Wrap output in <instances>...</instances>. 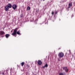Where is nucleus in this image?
Wrapping results in <instances>:
<instances>
[{"label":"nucleus","instance_id":"2eb2a0df","mask_svg":"<svg viewBox=\"0 0 75 75\" xmlns=\"http://www.w3.org/2000/svg\"><path fill=\"white\" fill-rule=\"evenodd\" d=\"M37 21H38L37 20H35V23H36V24H37V23H37Z\"/></svg>","mask_w":75,"mask_h":75},{"label":"nucleus","instance_id":"423d86ee","mask_svg":"<svg viewBox=\"0 0 75 75\" xmlns=\"http://www.w3.org/2000/svg\"><path fill=\"white\" fill-rule=\"evenodd\" d=\"M12 8H13V9H16V8H17V5L15 4L13 5L12 6Z\"/></svg>","mask_w":75,"mask_h":75},{"label":"nucleus","instance_id":"9b49d317","mask_svg":"<svg viewBox=\"0 0 75 75\" xmlns=\"http://www.w3.org/2000/svg\"><path fill=\"white\" fill-rule=\"evenodd\" d=\"M21 66H22V67H23V66H24V62H22L21 63Z\"/></svg>","mask_w":75,"mask_h":75},{"label":"nucleus","instance_id":"f3484780","mask_svg":"<svg viewBox=\"0 0 75 75\" xmlns=\"http://www.w3.org/2000/svg\"><path fill=\"white\" fill-rule=\"evenodd\" d=\"M54 13V12H53V11H52V15H53Z\"/></svg>","mask_w":75,"mask_h":75},{"label":"nucleus","instance_id":"9d476101","mask_svg":"<svg viewBox=\"0 0 75 75\" xmlns=\"http://www.w3.org/2000/svg\"><path fill=\"white\" fill-rule=\"evenodd\" d=\"M5 36H6V38H8V37H9V36H10V35L7 34L5 35Z\"/></svg>","mask_w":75,"mask_h":75},{"label":"nucleus","instance_id":"7ed1b4c3","mask_svg":"<svg viewBox=\"0 0 75 75\" xmlns=\"http://www.w3.org/2000/svg\"><path fill=\"white\" fill-rule=\"evenodd\" d=\"M63 69L65 70V71L67 72L68 71V69L67 68V67H64L63 68Z\"/></svg>","mask_w":75,"mask_h":75},{"label":"nucleus","instance_id":"412c9836","mask_svg":"<svg viewBox=\"0 0 75 75\" xmlns=\"http://www.w3.org/2000/svg\"><path fill=\"white\" fill-rule=\"evenodd\" d=\"M8 0V1H10V0Z\"/></svg>","mask_w":75,"mask_h":75},{"label":"nucleus","instance_id":"39448f33","mask_svg":"<svg viewBox=\"0 0 75 75\" xmlns=\"http://www.w3.org/2000/svg\"><path fill=\"white\" fill-rule=\"evenodd\" d=\"M5 34V33L4 31H0V35H3Z\"/></svg>","mask_w":75,"mask_h":75},{"label":"nucleus","instance_id":"20e7f679","mask_svg":"<svg viewBox=\"0 0 75 75\" xmlns=\"http://www.w3.org/2000/svg\"><path fill=\"white\" fill-rule=\"evenodd\" d=\"M38 64L39 65H41L42 64V62L41 60H39L38 62Z\"/></svg>","mask_w":75,"mask_h":75},{"label":"nucleus","instance_id":"4be33fe9","mask_svg":"<svg viewBox=\"0 0 75 75\" xmlns=\"http://www.w3.org/2000/svg\"><path fill=\"white\" fill-rule=\"evenodd\" d=\"M43 1H45V0H43Z\"/></svg>","mask_w":75,"mask_h":75},{"label":"nucleus","instance_id":"f8f14e48","mask_svg":"<svg viewBox=\"0 0 75 75\" xmlns=\"http://www.w3.org/2000/svg\"><path fill=\"white\" fill-rule=\"evenodd\" d=\"M45 66L46 68L48 67V64H46Z\"/></svg>","mask_w":75,"mask_h":75},{"label":"nucleus","instance_id":"f03ea898","mask_svg":"<svg viewBox=\"0 0 75 75\" xmlns=\"http://www.w3.org/2000/svg\"><path fill=\"white\" fill-rule=\"evenodd\" d=\"M64 54L62 52H59V56L60 58H62L64 57Z\"/></svg>","mask_w":75,"mask_h":75},{"label":"nucleus","instance_id":"0eeeda50","mask_svg":"<svg viewBox=\"0 0 75 75\" xmlns=\"http://www.w3.org/2000/svg\"><path fill=\"white\" fill-rule=\"evenodd\" d=\"M7 6L9 8H11V7H12V6H11V4H8Z\"/></svg>","mask_w":75,"mask_h":75},{"label":"nucleus","instance_id":"f257e3e1","mask_svg":"<svg viewBox=\"0 0 75 75\" xmlns=\"http://www.w3.org/2000/svg\"><path fill=\"white\" fill-rule=\"evenodd\" d=\"M17 29H15V30L14 31V32L13 33L11 34V35H14L15 37H16L17 36V35L16 34H18V35H21V33H20V31H18L17 32Z\"/></svg>","mask_w":75,"mask_h":75},{"label":"nucleus","instance_id":"aec40b11","mask_svg":"<svg viewBox=\"0 0 75 75\" xmlns=\"http://www.w3.org/2000/svg\"><path fill=\"white\" fill-rule=\"evenodd\" d=\"M60 49H61V48H59V49H58V50H60Z\"/></svg>","mask_w":75,"mask_h":75},{"label":"nucleus","instance_id":"4468645a","mask_svg":"<svg viewBox=\"0 0 75 75\" xmlns=\"http://www.w3.org/2000/svg\"><path fill=\"white\" fill-rule=\"evenodd\" d=\"M27 10H30V7H28V8H27Z\"/></svg>","mask_w":75,"mask_h":75},{"label":"nucleus","instance_id":"dca6fc26","mask_svg":"<svg viewBox=\"0 0 75 75\" xmlns=\"http://www.w3.org/2000/svg\"><path fill=\"white\" fill-rule=\"evenodd\" d=\"M45 66H43L42 67V68H45Z\"/></svg>","mask_w":75,"mask_h":75},{"label":"nucleus","instance_id":"6ab92c4d","mask_svg":"<svg viewBox=\"0 0 75 75\" xmlns=\"http://www.w3.org/2000/svg\"><path fill=\"white\" fill-rule=\"evenodd\" d=\"M73 15H72V16H71V17H73Z\"/></svg>","mask_w":75,"mask_h":75},{"label":"nucleus","instance_id":"6e6552de","mask_svg":"<svg viewBox=\"0 0 75 75\" xmlns=\"http://www.w3.org/2000/svg\"><path fill=\"white\" fill-rule=\"evenodd\" d=\"M5 10L6 11H8V9H9V8L7 6H6L5 7Z\"/></svg>","mask_w":75,"mask_h":75},{"label":"nucleus","instance_id":"1a4fd4ad","mask_svg":"<svg viewBox=\"0 0 75 75\" xmlns=\"http://www.w3.org/2000/svg\"><path fill=\"white\" fill-rule=\"evenodd\" d=\"M72 6V3H69V5L68 8H70Z\"/></svg>","mask_w":75,"mask_h":75},{"label":"nucleus","instance_id":"a211bd4d","mask_svg":"<svg viewBox=\"0 0 75 75\" xmlns=\"http://www.w3.org/2000/svg\"><path fill=\"white\" fill-rule=\"evenodd\" d=\"M57 11L55 12V14H57Z\"/></svg>","mask_w":75,"mask_h":75},{"label":"nucleus","instance_id":"ddd939ff","mask_svg":"<svg viewBox=\"0 0 75 75\" xmlns=\"http://www.w3.org/2000/svg\"><path fill=\"white\" fill-rule=\"evenodd\" d=\"M59 75H64V74L62 73H59Z\"/></svg>","mask_w":75,"mask_h":75}]
</instances>
